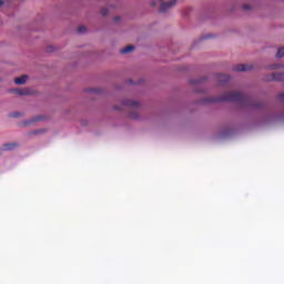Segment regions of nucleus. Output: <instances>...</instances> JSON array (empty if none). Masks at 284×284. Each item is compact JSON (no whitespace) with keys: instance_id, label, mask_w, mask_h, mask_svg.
<instances>
[{"instance_id":"nucleus-16","label":"nucleus","mask_w":284,"mask_h":284,"mask_svg":"<svg viewBox=\"0 0 284 284\" xmlns=\"http://www.w3.org/2000/svg\"><path fill=\"white\" fill-rule=\"evenodd\" d=\"M243 10H252V6H250V4H244V6H243Z\"/></svg>"},{"instance_id":"nucleus-7","label":"nucleus","mask_w":284,"mask_h":284,"mask_svg":"<svg viewBox=\"0 0 284 284\" xmlns=\"http://www.w3.org/2000/svg\"><path fill=\"white\" fill-rule=\"evenodd\" d=\"M135 47L134 45H126L125 48L120 50L121 54H130V52H134Z\"/></svg>"},{"instance_id":"nucleus-6","label":"nucleus","mask_w":284,"mask_h":284,"mask_svg":"<svg viewBox=\"0 0 284 284\" xmlns=\"http://www.w3.org/2000/svg\"><path fill=\"white\" fill-rule=\"evenodd\" d=\"M26 81H28V75H22L20 78L14 79L16 85H24Z\"/></svg>"},{"instance_id":"nucleus-20","label":"nucleus","mask_w":284,"mask_h":284,"mask_svg":"<svg viewBox=\"0 0 284 284\" xmlns=\"http://www.w3.org/2000/svg\"><path fill=\"white\" fill-rule=\"evenodd\" d=\"M37 121H41V118H38Z\"/></svg>"},{"instance_id":"nucleus-4","label":"nucleus","mask_w":284,"mask_h":284,"mask_svg":"<svg viewBox=\"0 0 284 284\" xmlns=\"http://www.w3.org/2000/svg\"><path fill=\"white\" fill-rule=\"evenodd\" d=\"M247 70H252V65L250 64H236L233 67V72H247Z\"/></svg>"},{"instance_id":"nucleus-9","label":"nucleus","mask_w":284,"mask_h":284,"mask_svg":"<svg viewBox=\"0 0 284 284\" xmlns=\"http://www.w3.org/2000/svg\"><path fill=\"white\" fill-rule=\"evenodd\" d=\"M17 148V143H7L2 145V150L8 152L10 150H14Z\"/></svg>"},{"instance_id":"nucleus-12","label":"nucleus","mask_w":284,"mask_h":284,"mask_svg":"<svg viewBox=\"0 0 284 284\" xmlns=\"http://www.w3.org/2000/svg\"><path fill=\"white\" fill-rule=\"evenodd\" d=\"M129 116H130V119L136 120V119H139V113H136L135 111H133V112H131V113L129 114Z\"/></svg>"},{"instance_id":"nucleus-19","label":"nucleus","mask_w":284,"mask_h":284,"mask_svg":"<svg viewBox=\"0 0 284 284\" xmlns=\"http://www.w3.org/2000/svg\"><path fill=\"white\" fill-rule=\"evenodd\" d=\"M121 18L120 17H115V21H119Z\"/></svg>"},{"instance_id":"nucleus-21","label":"nucleus","mask_w":284,"mask_h":284,"mask_svg":"<svg viewBox=\"0 0 284 284\" xmlns=\"http://www.w3.org/2000/svg\"><path fill=\"white\" fill-rule=\"evenodd\" d=\"M152 6H156V3L153 2Z\"/></svg>"},{"instance_id":"nucleus-10","label":"nucleus","mask_w":284,"mask_h":284,"mask_svg":"<svg viewBox=\"0 0 284 284\" xmlns=\"http://www.w3.org/2000/svg\"><path fill=\"white\" fill-rule=\"evenodd\" d=\"M284 74L283 73H273L272 74V81H283Z\"/></svg>"},{"instance_id":"nucleus-3","label":"nucleus","mask_w":284,"mask_h":284,"mask_svg":"<svg viewBox=\"0 0 284 284\" xmlns=\"http://www.w3.org/2000/svg\"><path fill=\"white\" fill-rule=\"evenodd\" d=\"M10 92L12 94H18L19 97H28V94H32L30 89H11Z\"/></svg>"},{"instance_id":"nucleus-13","label":"nucleus","mask_w":284,"mask_h":284,"mask_svg":"<svg viewBox=\"0 0 284 284\" xmlns=\"http://www.w3.org/2000/svg\"><path fill=\"white\" fill-rule=\"evenodd\" d=\"M9 116H10L11 119H17V118L21 116V113H19V112H13V113H10Z\"/></svg>"},{"instance_id":"nucleus-8","label":"nucleus","mask_w":284,"mask_h":284,"mask_svg":"<svg viewBox=\"0 0 284 284\" xmlns=\"http://www.w3.org/2000/svg\"><path fill=\"white\" fill-rule=\"evenodd\" d=\"M123 105H126V108H139V102L134 100H126L123 102Z\"/></svg>"},{"instance_id":"nucleus-2","label":"nucleus","mask_w":284,"mask_h":284,"mask_svg":"<svg viewBox=\"0 0 284 284\" xmlns=\"http://www.w3.org/2000/svg\"><path fill=\"white\" fill-rule=\"evenodd\" d=\"M176 6V0H171L170 2H162L160 6V12H168V10Z\"/></svg>"},{"instance_id":"nucleus-17","label":"nucleus","mask_w":284,"mask_h":284,"mask_svg":"<svg viewBox=\"0 0 284 284\" xmlns=\"http://www.w3.org/2000/svg\"><path fill=\"white\" fill-rule=\"evenodd\" d=\"M271 68L272 70H278V68H281V64H273Z\"/></svg>"},{"instance_id":"nucleus-18","label":"nucleus","mask_w":284,"mask_h":284,"mask_svg":"<svg viewBox=\"0 0 284 284\" xmlns=\"http://www.w3.org/2000/svg\"><path fill=\"white\" fill-rule=\"evenodd\" d=\"M3 3H4L3 0H0V7L3 6Z\"/></svg>"},{"instance_id":"nucleus-15","label":"nucleus","mask_w":284,"mask_h":284,"mask_svg":"<svg viewBox=\"0 0 284 284\" xmlns=\"http://www.w3.org/2000/svg\"><path fill=\"white\" fill-rule=\"evenodd\" d=\"M85 30H87V29H85V27H83V26L78 28V32H79L80 34H83V33L85 32Z\"/></svg>"},{"instance_id":"nucleus-14","label":"nucleus","mask_w":284,"mask_h":284,"mask_svg":"<svg viewBox=\"0 0 284 284\" xmlns=\"http://www.w3.org/2000/svg\"><path fill=\"white\" fill-rule=\"evenodd\" d=\"M100 12H101L102 17H108V9L106 8H102Z\"/></svg>"},{"instance_id":"nucleus-5","label":"nucleus","mask_w":284,"mask_h":284,"mask_svg":"<svg viewBox=\"0 0 284 284\" xmlns=\"http://www.w3.org/2000/svg\"><path fill=\"white\" fill-rule=\"evenodd\" d=\"M217 81L220 85H223V83H227V81H230V75L220 73L217 74Z\"/></svg>"},{"instance_id":"nucleus-1","label":"nucleus","mask_w":284,"mask_h":284,"mask_svg":"<svg viewBox=\"0 0 284 284\" xmlns=\"http://www.w3.org/2000/svg\"><path fill=\"white\" fill-rule=\"evenodd\" d=\"M213 101L220 103L232 101L235 103H241L242 105H252L253 108H261V104L253 103L252 98L243 95L241 92H229Z\"/></svg>"},{"instance_id":"nucleus-11","label":"nucleus","mask_w":284,"mask_h":284,"mask_svg":"<svg viewBox=\"0 0 284 284\" xmlns=\"http://www.w3.org/2000/svg\"><path fill=\"white\" fill-rule=\"evenodd\" d=\"M283 57H284V48H280L276 52V58L283 59Z\"/></svg>"}]
</instances>
